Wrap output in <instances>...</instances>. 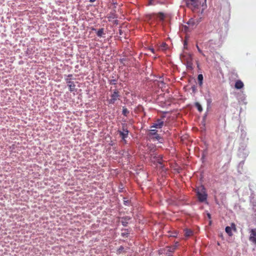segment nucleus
I'll list each match as a JSON object with an SVG mask.
<instances>
[{
    "label": "nucleus",
    "mask_w": 256,
    "mask_h": 256,
    "mask_svg": "<svg viewBox=\"0 0 256 256\" xmlns=\"http://www.w3.org/2000/svg\"><path fill=\"white\" fill-rule=\"evenodd\" d=\"M149 136L150 137L153 136L154 137L152 138L154 140H160L162 139L160 136L158 134V130H150Z\"/></svg>",
    "instance_id": "5"
},
{
    "label": "nucleus",
    "mask_w": 256,
    "mask_h": 256,
    "mask_svg": "<svg viewBox=\"0 0 256 256\" xmlns=\"http://www.w3.org/2000/svg\"><path fill=\"white\" fill-rule=\"evenodd\" d=\"M244 84L240 80H238L235 84V88L236 89H240L244 87Z\"/></svg>",
    "instance_id": "11"
},
{
    "label": "nucleus",
    "mask_w": 256,
    "mask_h": 256,
    "mask_svg": "<svg viewBox=\"0 0 256 256\" xmlns=\"http://www.w3.org/2000/svg\"><path fill=\"white\" fill-rule=\"evenodd\" d=\"M128 203V200H124V204H126V205H127V204Z\"/></svg>",
    "instance_id": "28"
},
{
    "label": "nucleus",
    "mask_w": 256,
    "mask_h": 256,
    "mask_svg": "<svg viewBox=\"0 0 256 256\" xmlns=\"http://www.w3.org/2000/svg\"><path fill=\"white\" fill-rule=\"evenodd\" d=\"M205 0V2L206 1V0Z\"/></svg>",
    "instance_id": "34"
},
{
    "label": "nucleus",
    "mask_w": 256,
    "mask_h": 256,
    "mask_svg": "<svg viewBox=\"0 0 256 256\" xmlns=\"http://www.w3.org/2000/svg\"><path fill=\"white\" fill-rule=\"evenodd\" d=\"M110 83L112 84H116V80H111Z\"/></svg>",
    "instance_id": "23"
},
{
    "label": "nucleus",
    "mask_w": 256,
    "mask_h": 256,
    "mask_svg": "<svg viewBox=\"0 0 256 256\" xmlns=\"http://www.w3.org/2000/svg\"><path fill=\"white\" fill-rule=\"evenodd\" d=\"M196 108H198V110L200 112H202V106H201V105L200 104V103L198 102H196Z\"/></svg>",
    "instance_id": "17"
},
{
    "label": "nucleus",
    "mask_w": 256,
    "mask_h": 256,
    "mask_svg": "<svg viewBox=\"0 0 256 256\" xmlns=\"http://www.w3.org/2000/svg\"><path fill=\"white\" fill-rule=\"evenodd\" d=\"M128 234V233H126H126H124V232H122V235L123 236H127V234Z\"/></svg>",
    "instance_id": "27"
},
{
    "label": "nucleus",
    "mask_w": 256,
    "mask_h": 256,
    "mask_svg": "<svg viewBox=\"0 0 256 256\" xmlns=\"http://www.w3.org/2000/svg\"><path fill=\"white\" fill-rule=\"evenodd\" d=\"M192 56L190 55L188 56V58L187 60V64L188 66L192 65Z\"/></svg>",
    "instance_id": "19"
},
{
    "label": "nucleus",
    "mask_w": 256,
    "mask_h": 256,
    "mask_svg": "<svg viewBox=\"0 0 256 256\" xmlns=\"http://www.w3.org/2000/svg\"><path fill=\"white\" fill-rule=\"evenodd\" d=\"M207 215H208V218H210V219L211 218V216H210V214L208 213L207 214Z\"/></svg>",
    "instance_id": "29"
},
{
    "label": "nucleus",
    "mask_w": 256,
    "mask_h": 256,
    "mask_svg": "<svg viewBox=\"0 0 256 256\" xmlns=\"http://www.w3.org/2000/svg\"><path fill=\"white\" fill-rule=\"evenodd\" d=\"M172 256V254H168V256Z\"/></svg>",
    "instance_id": "33"
},
{
    "label": "nucleus",
    "mask_w": 256,
    "mask_h": 256,
    "mask_svg": "<svg viewBox=\"0 0 256 256\" xmlns=\"http://www.w3.org/2000/svg\"><path fill=\"white\" fill-rule=\"evenodd\" d=\"M92 30L96 32V35L99 38L102 37L103 36V35L105 34L104 33V28H100L98 30L96 28H92Z\"/></svg>",
    "instance_id": "10"
},
{
    "label": "nucleus",
    "mask_w": 256,
    "mask_h": 256,
    "mask_svg": "<svg viewBox=\"0 0 256 256\" xmlns=\"http://www.w3.org/2000/svg\"><path fill=\"white\" fill-rule=\"evenodd\" d=\"M185 233L184 236L186 237H188L192 235L193 232L190 229H186L184 230Z\"/></svg>",
    "instance_id": "13"
},
{
    "label": "nucleus",
    "mask_w": 256,
    "mask_h": 256,
    "mask_svg": "<svg viewBox=\"0 0 256 256\" xmlns=\"http://www.w3.org/2000/svg\"><path fill=\"white\" fill-rule=\"evenodd\" d=\"M122 113L124 116H126L129 114V110L126 108H123Z\"/></svg>",
    "instance_id": "16"
},
{
    "label": "nucleus",
    "mask_w": 256,
    "mask_h": 256,
    "mask_svg": "<svg viewBox=\"0 0 256 256\" xmlns=\"http://www.w3.org/2000/svg\"><path fill=\"white\" fill-rule=\"evenodd\" d=\"M196 46V48H197L198 52L200 54H202L204 56V54H203L202 51L200 49V48H199V46H198V44Z\"/></svg>",
    "instance_id": "20"
},
{
    "label": "nucleus",
    "mask_w": 256,
    "mask_h": 256,
    "mask_svg": "<svg viewBox=\"0 0 256 256\" xmlns=\"http://www.w3.org/2000/svg\"><path fill=\"white\" fill-rule=\"evenodd\" d=\"M230 228H232V229L234 232H236L237 231L236 226L234 223H231Z\"/></svg>",
    "instance_id": "18"
},
{
    "label": "nucleus",
    "mask_w": 256,
    "mask_h": 256,
    "mask_svg": "<svg viewBox=\"0 0 256 256\" xmlns=\"http://www.w3.org/2000/svg\"><path fill=\"white\" fill-rule=\"evenodd\" d=\"M164 125V121L162 119H158L154 123H153L151 128H160L163 126Z\"/></svg>",
    "instance_id": "7"
},
{
    "label": "nucleus",
    "mask_w": 256,
    "mask_h": 256,
    "mask_svg": "<svg viewBox=\"0 0 256 256\" xmlns=\"http://www.w3.org/2000/svg\"><path fill=\"white\" fill-rule=\"evenodd\" d=\"M166 43H164V44H162V46L164 47L166 46Z\"/></svg>",
    "instance_id": "32"
},
{
    "label": "nucleus",
    "mask_w": 256,
    "mask_h": 256,
    "mask_svg": "<svg viewBox=\"0 0 256 256\" xmlns=\"http://www.w3.org/2000/svg\"><path fill=\"white\" fill-rule=\"evenodd\" d=\"M96 0H90V1L92 2H94Z\"/></svg>",
    "instance_id": "31"
},
{
    "label": "nucleus",
    "mask_w": 256,
    "mask_h": 256,
    "mask_svg": "<svg viewBox=\"0 0 256 256\" xmlns=\"http://www.w3.org/2000/svg\"><path fill=\"white\" fill-rule=\"evenodd\" d=\"M72 74H68L67 78H65L67 85L70 92H72L76 90V84L74 82L71 80Z\"/></svg>",
    "instance_id": "3"
},
{
    "label": "nucleus",
    "mask_w": 256,
    "mask_h": 256,
    "mask_svg": "<svg viewBox=\"0 0 256 256\" xmlns=\"http://www.w3.org/2000/svg\"><path fill=\"white\" fill-rule=\"evenodd\" d=\"M249 240L254 244H256V228L252 229L250 230Z\"/></svg>",
    "instance_id": "6"
},
{
    "label": "nucleus",
    "mask_w": 256,
    "mask_h": 256,
    "mask_svg": "<svg viewBox=\"0 0 256 256\" xmlns=\"http://www.w3.org/2000/svg\"><path fill=\"white\" fill-rule=\"evenodd\" d=\"M226 232L227 233V234L230 236H232L233 235V234L232 232V228H230V226H226L225 228Z\"/></svg>",
    "instance_id": "12"
},
{
    "label": "nucleus",
    "mask_w": 256,
    "mask_h": 256,
    "mask_svg": "<svg viewBox=\"0 0 256 256\" xmlns=\"http://www.w3.org/2000/svg\"><path fill=\"white\" fill-rule=\"evenodd\" d=\"M148 50H150L152 53L155 54V50H154V48H152V47L148 48Z\"/></svg>",
    "instance_id": "21"
},
{
    "label": "nucleus",
    "mask_w": 256,
    "mask_h": 256,
    "mask_svg": "<svg viewBox=\"0 0 256 256\" xmlns=\"http://www.w3.org/2000/svg\"><path fill=\"white\" fill-rule=\"evenodd\" d=\"M196 195L200 202H204L206 200L208 195L204 186H200L196 190Z\"/></svg>",
    "instance_id": "1"
},
{
    "label": "nucleus",
    "mask_w": 256,
    "mask_h": 256,
    "mask_svg": "<svg viewBox=\"0 0 256 256\" xmlns=\"http://www.w3.org/2000/svg\"><path fill=\"white\" fill-rule=\"evenodd\" d=\"M124 250V248L122 246H120L119 248L118 249V253H120L122 251Z\"/></svg>",
    "instance_id": "22"
},
{
    "label": "nucleus",
    "mask_w": 256,
    "mask_h": 256,
    "mask_svg": "<svg viewBox=\"0 0 256 256\" xmlns=\"http://www.w3.org/2000/svg\"><path fill=\"white\" fill-rule=\"evenodd\" d=\"M120 94L118 90H114L112 94L110 95V98L108 100L110 104H114L116 101L119 99Z\"/></svg>",
    "instance_id": "4"
},
{
    "label": "nucleus",
    "mask_w": 256,
    "mask_h": 256,
    "mask_svg": "<svg viewBox=\"0 0 256 256\" xmlns=\"http://www.w3.org/2000/svg\"><path fill=\"white\" fill-rule=\"evenodd\" d=\"M156 16L158 18L161 20L164 21L166 18V14L162 12L158 14H152L150 15V18H152L153 16Z\"/></svg>",
    "instance_id": "9"
},
{
    "label": "nucleus",
    "mask_w": 256,
    "mask_h": 256,
    "mask_svg": "<svg viewBox=\"0 0 256 256\" xmlns=\"http://www.w3.org/2000/svg\"><path fill=\"white\" fill-rule=\"evenodd\" d=\"M122 225H123L124 226H126V224H128V222H125V221H124V220H122Z\"/></svg>",
    "instance_id": "24"
},
{
    "label": "nucleus",
    "mask_w": 256,
    "mask_h": 256,
    "mask_svg": "<svg viewBox=\"0 0 256 256\" xmlns=\"http://www.w3.org/2000/svg\"><path fill=\"white\" fill-rule=\"evenodd\" d=\"M188 6L190 8H196L198 6V0H188L186 2Z\"/></svg>",
    "instance_id": "8"
},
{
    "label": "nucleus",
    "mask_w": 256,
    "mask_h": 256,
    "mask_svg": "<svg viewBox=\"0 0 256 256\" xmlns=\"http://www.w3.org/2000/svg\"><path fill=\"white\" fill-rule=\"evenodd\" d=\"M198 80L200 85H202V80H203V76L202 74H200L198 75Z\"/></svg>",
    "instance_id": "15"
},
{
    "label": "nucleus",
    "mask_w": 256,
    "mask_h": 256,
    "mask_svg": "<svg viewBox=\"0 0 256 256\" xmlns=\"http://www.w3.org/2000/svg\"><path fill=\"white\" fill-rule=\"evenodd\" d=\"M122 139L126 142V138H128L129 131L127 128V125L126 124H122V128L118 130Z\"/></svg>",
    "instance_id": "2"
},
{
    "label": "nucleus",
    "mask_w": 256,
    "mask_h": 256,
    "mask_svg": "<svg viewBox=\"0 0 256 256\" xmlns=\"http://www.w3.org/2000/svg\"><path fill=\"white\" fill-rule=\"evenodd\" d=\"M177 248V246H173L167 248V252H174Z\"/></svg>",
    "instance_id": "14"
},
{
    "label": "nucleus",
    "mask_w": 256,
    "mask_h": 256,
    "mask_svg": "<svg viewBox=\"0 0 256 256\" xmlns=\"http://www.w3.org/2000/svg\"><path fill=\"white\" fill-rule=\"evenodd\" d=\"M174 246H177V247H178V242H176L175 243V244H174Z\"/></svg>",
    "instance_id": "30"
},
{
    "label": "nucleus",
    "mask_w": 256,
    "mask_h": 256,
    "mask_svg": "<svg viewBox=\"0 0 256 256\" xmlns=\"http://www.w3.org/2000/svg\"><path fill=\"white\" fill-rule=\"evenodd\" d=\"M152 0H150V1H149V3H148V4H149V5H153V4H153V2H152Z\"/></svg>",
    "instance_id": "25"
},
{
    "label": "nucleus",
    "mask_w": 256,
    "mask_h": 256,
    "mask_svg": "<svg viewBox=\"0 0 256 256\" xmlns=\"http://www.w3.org/2000/svg\"><path fill=\"white\" fill-rule=\"evenodd\" d=\"M177 236V233L176 232H175L174 234H172V235H170V236H172V237H176Z\"/></svg>",
    "instance_id": "26"
}]
</instances>
